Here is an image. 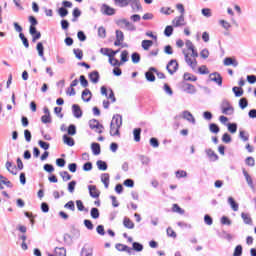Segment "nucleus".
<instances>
[{
  "instance_id": "nucleus-1",
  "label": "nucleus",
  "mask_w": 256,
  "mask_h": 256,
  "mask_svg": "<svg viewBox=\"0 0 256 256\" xmlns=\"http://www.w3.org/2000/svg\"><path fill=\"white\" fill-rule=\"evenodd\" d=\"M123 126V116L116 114L113 116L110 123V135L111 137H121V127Z\"/></svg>"
},
{
  "instance_id": "nucleus-2",
  "label": "nucleus",
  "mask_w": 256,
  "mask_h": 256,
  "mask_svg": "<svg viewBox=\"0 0 256 256\" xmlns=\"http://www.w3.org/2000/svg\"><path fill=\"white\" fill-rule=\"evenodd\" d=\"M221 111L224 115H233L235 113V108L231 105L229 100L224 99L220 105Z\"/></svg>"
},
{
  "instance_id": "nucleus-3",
  "label": "nucleus",
  "mask_w": 256,
  "mask_h": 256,
  "mask_svg": "<svg viewBox=\"0 0 256 256\" xmlns=\"http://www.w3.org/2000/svg\"><path fill=\"white\" fill-rule=\"evenodd\" d=\"M116 25H118V27H120L121 29H123V27H125V29H127V31H137V27L134 26L133 23H131L126 18L119 19L116 22Z\"/></svg>"
},
{
  "instance_id": "nucleus-4",
  "label": "nucleus",
  "mask_w": 256,
  "mask_h": 256,
  "mask_svg": "<svg viewBox=\"0 0 256 256\" xmlns=\"http://www.w3.org/2000/svg\"><path fill=\"white\" fill-rule=\"evenodd\" d=\"M166 70L170 75H175L179 71V62H177V59H171L166 65Z\"/></svg>"
},
{
  "instance_id": "nucleus-5",
  "label": "nucleus",
  "mask_w": 256,
  "mask_h": 256,
  "mask_svg": "<svg viewBox=\"0 0 256 256\" xmlns=\"http://www.w3.org/2000/svg\"><path fill=\"white\" fill-rule=\"evenodd\" d=\"M88 125H89L90 129H92V130L95 129V133H99V135H101V133H103V129H105L103 124H100L99 120H97V119L89 120Z\"/></svg>"
},
{
  "instance_id": "nucleus-6",
  "label": "nucleus",
  "mask_w": 256,
  "mask_h": 256,
  "mask_svg": "<svg viewBox=\"0 0 256 256\" xmlns=\"http://www.w3.org/2000/svg\"><path fill=\"white\" fill-rule=\"evenodd\" d=\"M100 11H101L102 15H106L107 17H113V15H115V13H117V10H115V8H113L107 4H102Z\"/></svg>"
},
{
  "instance_id": "nucleus-7",
  "label": "nucleus",
  "mask_w": 256,
  "mask_h": 256,
  "mask_svg": "<svg viewBox=\"0 0 256 256\" xmlns=\"http://www.w3.org/2000/svg\"><path fill=\"white\" fill-rule=\"evenodd\" d=\"M210 81L216 83L218 87L223 86V76L219 72H213L210 74Z\"/></svg>"
},
{
  "instance_id": "nucleus-8",
  "label": "nucleus",
  "mask_w": 256,
  "mask_h": 256,
  "mask_svg": "<svg viewBox=\"0 0 256 256\" xmlns=\"http://www.w3.org/2000/svg\"><path fill=\"white\" fill-rule=\"evenodd\" d=\"M29 33L32 37V43H37L41 39V32L37 30V27L30 26Z\"/></svg>"
},
{
  "instance_id": "nucleus-9",
  "label": "nucleus",
  "mask_w": 256,
  "mask_h": 256,
  "mask_svg": "<svg viewBox=\"0 0 256 256\" xmlns=\"http://www.w3.org/2000/svg\"><path fill=\"white\" fill-rule=\"evenodd\" d=\"M129 5L134 13H139V11H143V6L141 5L140 0H129Z\"/></svg>"
},
{
  "instance_id": "nucleus-10",
  "label": "nucleus",
  "mask_w": 256,
  "mask_h": 256,
  "mask_svg": "<svg viewBox=\"0 0 256 256\" xmlns=\"http://www.w3.org/2000/svg\"><path fill=\"white\" fill-rule=\"evenodd\" d=\"M223 65H225V67H239V62L235 57H226L223 60Z\"/></svg>"
},
{
  "instance_id": "nucleus-11",
  "label": "nucleus",
  "mask_w": 256,
  "mask_h": 256,
  "mask_svg": "<svg viewBox=\"0 0 256 256\" xmlns=\"http://www.w3.org/2000/svg\"><path fill=\"white\" fill-rule=\"evenodd\" d=\"M116 40L114 41L115 47H120L122 45L123 41H125V34L121 30H116Z\"/></svg>"
},
{
  "instance_id": "nucleus-12",
  "label": "nucleus",
  "mask_w": 256,
  "mask_h": 256,
  "mask_svg": "<svg viewBox=\"0 0 256 256\" xmlns=\"http://www.w3.org/2000/svg\"><path fill=\"white\" fill-rule=\"evenodd\" d=\"M88 191H89V195H90V197H92V199H99L101 192L99 190H97V186L88 185Z\"/></svg>"
},
{
  "instance_id": "nucleus-13",
  "label": "nucleus",
  "mask_w": 256,
  "mask_h": 256,
  "mask_svg": "<svg viewBox=\"0 0 256 256\" xmlns=\"http://www.w3.org/2000/svg\"><path fill=\"white\" fill-rule=\"evenodd\" d=\"M72 114L76 119H81V117H83V110H81L79 104L72 105Z\"/></svg>"
},
{
  "instance_id": "nucleus-14",
  "label": "nucleus",
  "mask_w": 256,
  "mask_h": 256,
  "mask_svg": "<svg viewBox=\"0 0 256 256\" xmlns=\"http://www.w3.org/2000/svg\"><path fill=\"white\" fill-rule=\"evenodd\" d=\"M88 79L91 81V83H99V79H101V75L99 74V71L94 70L88 74Z\"/></svg>"
},
{
  "instance_id": "nucleus-15",
  "label": "nucleus",
  "mask_w": 256,
  "mask_h": 256,
  "mask_svg": "<svg viewBox=\"0 0 256 256\" xmlns=\"http://www.w3.org/2000/svg\"><path fill=\"white\" fill-rule=\"evenodd\" d=\"M92 97H93V93L88 88L82 91L81 99L82 101H84V103H89Z\"/></svg>"
},
{
  "instance_id": "nucleus-16",
  "label": "nucleus",
  "mask_w": 256,
  "mask_h": 256,
  "mask_svg": "<svg viewBox=\"0 0 256 256\" xmlns=\"http://www.w3.org/2000/svg\"><path fill=\"white\" fill-rule=\"evenodd\" d=\"M36 50L38 52L39 57H41L42 61H47V58H45V46H43V42L37 43Z\"/></svg>"
},
{
  "instance_id": "nucleus-17",
  "label": "nucleus",
  "mask_w": 256,
  "mask_h": 256,
  "mask_svg": "<svg viewBox=\"0 0 256 256\" xmlns=\"http://www.w3.org/2000/svg\"><path fill=\"white\" fill-rule=\"evenodd\" d=\"M80 256H93V247L85 244L80 251Z\"/></svg>"
},
{
  "instance_id": "nucleus-18",
  "label": "nucleus",
  "mask_w": 256,
  "mask_h": 256,
  "mask_svg": "<svg viewBox=\"0 0 256 256\" xmlns=\"http://www.w3.org/2000/svg\"><path fill=\"white\" fill-rule=\"evenodd\" d=\"M62 141L64 143V145H67L68 147H75V139H73V137L64 134L62 136Z\"/></svg>"
},
{
  "instance_id": "nucleus-19",
  "label": "nucleus",
  "mask_w": 256,
  "mask_h": 256,
  "mask_svg": "<svg viewBox=\"0 0 256 256\" xmlns=\"http://www.w3.org/2000/svg\"><path fill=\"white\" fill-rule=\"evenodd\" d=\"M242 173L246 179V182L250 189H255V184H253V178H251V175H249V172L245 170V168L242 169Z\"/></svg>"
},
{
  "instance_id": "nucleus-20",
  "label": "nucleus",
  "mask_w": 256,
  "mask_h": 256,
  "mask_svg": "<svg viewBox=\"0 0 256 256\" xmlns=\"http://www.w3.org/2000/svg\"><path fill=\"white\" fill-rule=\"evenodd\" d=\"M205 153L208 157V159H210V161H219V155H217V153H215V151H213V149L209 148L205 150Z\"/></svg>"
},
{
  "instance_id": "nucleus-21",
  "label": "nucleus",
  "mask_w": 256,
  "mask_h": 256,
  "mask_svg": "<svg viewBox=\"0 0 256 256\" xmlns=\"http://www.w3.org/2000/svg\"><path fill=\"white\" fill-rule=\"evenodd\" d=\"M182 117L183 119H186V121H189V123H191L192 125H195L196 120L195 117H193V114L187 110H184L182 112Z\"/></svg>"
},
{
  "instance_id": "nucleus-22",
  "label": "nucleus",
  "mask_w": 256,
  "mask_h": 256,
  "mask_svg": "<svg viewBox=\"0 0 256 256\" xmlns=\"http://www.w3.org/2000/svg\"><path fill=\"white\" fill-rule=\"evenodd\" d=\"M115 249L120 252H126L128 255H131V248L125 244L117 243Z\"/></svg>"
},
{
  "instance_id": "nucleus-23",
  "label": "nucleus",
  "mask_w": 256,
  "mask_h": 256,
  "mask_svg": "<svg viewBox=\"0 0 256 256\" xmlns=\"http://www.w3.org/2000/svg\"><path fill=\"white\" fill-rule=\"evenodd\" d=\"M184 59L187 63V65H189V67H191V69H196L197 67V59H194V61L189 57V54L185 53L184 54Z\"/></svg>"
},
{
  "instance_id": "nucleus-24",
  "label": "nucleus",
  "mask_w": 256,
  "mask_h": 256,
  "mask_svg": "<svg viewBox=\"0 0 256 256\" xmlns=\"http://www.w3.org/2000/svg\"><path fill=\"white\" fill-rule=\"evenodd\" d=\"M91 149H92V153L93 155H101V144L97 143V142H93L91 144Z\"/></svg>"
},
{
  "instance_id": "nucleus-25",
  "label": "nucleus",
  "mask_w": 256,
  "mask_h": 256,
  "mask_svg": "<svg viewBox=\"0 0 256 256\" xmlns=\"http://www.w3.org/2000/svg\"><path fill=\"white\" fill-rule=\"evenodd\" d=\"M66 131L68 136L74 137V135H77V126L75 124H70Z\"/></svg>"
},
{
  "instance_id": "nucleus-26",
  "label": "nucleus",
  "mask_w": 256,
  "mask_h": 256,
  "mask_svg": "<svg viewBox=\"0 0 256 256\" xmlns=\"http://www.w3.org/2000/svg\"><path fill=\"white\" fill-rule=\"evenodd\" d=\"M5 167L7 171L11 173V175H17V172L14 171V169H17V166L13 165V162L7 161Z\"/></svg>"
},
{
  "instance_id": "nucleus-27",
  "label": "nucleus",
  "mask_w": 256,
  "mask_h": 256,
  "mask_svg": "<svg viewBox=\"0 0 256 256\" xmlns=\"http://www.w3.org/2000/svg\"><path fill=\"white\" fill-rule=\"evenodd\" d=\"M123 225L126 229H135V223L129 219V217H124Z\"/></svg>"
},
{
  "instance_id": "nucleus-28",
  "label": "nucleus",
  "mask_w": 256,
  "mask_h": 256,
  "mask_svg": "<svg viewBox=\"0 0 256 256\" xmlns=\"http://www.w3.org/2000/svg\"><path fill=\"white\" fill-rule=\"evenodd\" d=\"M241 217H242L245 225H253V219L251 218V216H249L248 213L242 212Z\"/></svg>"
},
{
  "instance_id": "nucleus-29",
  "label": "nucleus",
  "mask_w": 256,
  "mask_h": 256,
  "mask_svg": "<svg viewBox=\"0 0 256 256\" xmlns=\"http://www.w3.org/2000/svg\"><path fill=\"white\" fill-rule=\"evenodd\" d=\"M185 21V15H180L178 17L175 18V20L172 21V23L174 24V27H182V25H184L183 22Z\"/></svg>"
},
{
  "instance_id": "nucleus-30",
  "label": "nucleus",
  "mask_w": 256,
  "mask_h": 256,
  "mask_svg": "<svg viewBox=\"0 0 256 256\" xmlns=\"http://www.w3.org/2000/svg\"><path fill=\"white\" fill-rule=\"evenodd\" d=\"M143 130L141 129V128H135L134 130H133V137H134V141L136 142V143H139V141H141V132H142Z\"/></svg>"
},
{
  "instance_id": "nucleus-31",
  "label": "nucleus",
  "mask_w": 256,
  "mask_h": 256,
  "mask_svg": "<svg viewBox=\"0 0 256 256\" xmlns=\"http://www.w3.org/2000/svg\"><path fill=\"white\" fill-rule=\"evenodd\" d=\"M54 253L55 256H67V249L65 247H56Z\"/></svg>"
},
{
  "instance_id": "nucleus-32",
  "label": "nucleus",
  "mask_w": 256,
  "mask_h": 256,
  "mask_svg": "<svg viewBox=\"0 0 256 256\" xmlns=\"http://www.w3.org/2000/svg\"><path fill=\"white\" fill-rule=\"evenodd\" d=\"M232 91L235 95V97H243V93H245V91L243 90V88L240 86H234L232 88Z\"/></svg>"
},
{
  "instance_id": "nucleus-33",
  "label": "nucleus",
  "mask_w": 256,
  "mask_h": 256,
  "mask_svg": "<svg viewBox=\"0 0 256 256\" xmlns=\"http://www.w3.org/2000/svg\"><path fill=\"white\" fill-rule=\"evenodd\" d=\"M109 179H110L109 173H103L101 175V181L104 184L105 189H109Z\"/></svg>"
},
{
  "instance_id": "nucleus-34",
  "label": "nucleus",
  "mask_w": 256,
  "mask_h": 256,
  "mask_svg": "<svg viewBox=\"0 0 256 256\" xmlns=\"http://www.w3.org/2000/svg\"><path fill=\"white\" fill-rule=\"evenodd\" d=\"M238 105H239L240 109H242V111H243V110L247 109V107H249V100H247V98H245V97L240 98Z\"/></svg>"
},
{
  "instance_id": "nucleus-35",
  "label": "nucleus",
  "mask_w": 256,
  "mask_h": 256,
  "mask_svg": "<svg viewBox=\"0 0 256 256\" xmlns=\"http://www.w3.org/2000/svg\"><path fill=\"white\" fill-rule=\"evenodd\" d=\"M96 165H97L99 171H107V169L109 168V166L107 165V162H105L103 160H98L96 162Z\"/></svg>"
},
{
  "instance_id": "nucleus-36",
  "label": "nucleus",
  "mask_w": 256,
  "mask_h": 256,
  "mask_svg": "<svg viewBox=\"0 0 256 256\" xmlns=\"http://www.w3.org/2000/svg\"><path fill=\"white\" fill-rule=\"evenodd\" d=\"M90 217H92V219H99V217H101V212H99V208H91Z\"/></svg>"
},
{
  "instance_id": "nucleus-37",
  "label": "nucleus",
  "mask_w": 256,
  "mask_h": 256,
  "mask_svg": "<svg viewBox=\"0 0 256 256\" xmlns=\"http://www.w3.org/2000/svg\"><path fill=\"white\" fill-rule=\"evenodd\" d=\"M129 61V51L124 50L120 54V63L123 65V63H127Z\"/></svg>"
},
{
  "instance_id": "nucleus-38",
  "label": "nucleus",
  "mask_w": 256,
  "mask_h": 256,
  "mask_svg": "<svg viewBox=\"0 0 256 256\" xmlns=\"http://www.w3.org/2000/svg\"><path fill=\"white\" fill-rule=\"evenodd\" d=\"M145 77H146V81H148L149 83H155V74H153V71L148 70L147 72H145Z\"/></svg>"
},
{
  "instance_id": "nucleus-39",
  "label": "nucleus",
  "mask_w": 256,
  "mask_h": 256,
  "mask_svg": "<svg viewBox=\"0 0 256 256\" xmlns=\"http://www.w3.org/2000/svg\"><path fill=\"white\" fill-rule=\"evenodd\" d=\"M228 204L230 205L232 210L239 211V204L235 202V199L233 197L228 198Z\"/></svg>"
},
{
  "instance_id": "nucleus-40",
  "label": "nucleus",
  "mask_w": 256,
  "mask_h": 256,
  "mask_svg": "<svg viewBox=\"0 0 256 256\" xmlns=\"http://www.w3.org/2000/svg\"><path fill=\"white\" fill-rule=\"evenodd\" d=\"M81 13L82 12H81V10L78 7L73 9V11H72V16H73L72 17V22L73 23H75V21H77L79 19Z\"/></svg>"
},
{
  "instance_id": "nucleus-41",
  "label": "nucleus",
  "mask_w": 256,
  "mask_h": 256,
  "mask_svg": "<svg viewBox=\"0 0 256 256\" xmlns=\"http://www.w3.org/2000/svg\"><path fill=\"white\" fill-rule=\"evenodd\" d=\"M209 131H210V133H214L215 135H217V133H219L221 131V128L219 127V125H217L215 123H210Z\"/></svg>"
},
{
  "instance_id": "nucleus-42",
  "label": "nucleus",
  "mask_w": 256,
  "mask_h": 256,
  "mask_svg": "<svg viewBox=\"0 0 256 256\" xmlns=\"http://www.w3.org/2000/svg\"><path fill=\"white\" fill-rule=\"evenodd\" d=\"M151 47H153V40H143L142 41V49H144V51H149V49H151Z\"/></svg>"
},
{
  "instance_id": "nucleus-43",
  "label": "nucleus",
  "mask_w": 256,
  "mask_h": 256,
  "mask_svg": "<svg viewBox=\"0 0 256 256\" xmlns=\"http://www.w3.org/2000/svg\"><path fill=\"white\" fill-rule=\"evenodd\" d=\"M131 59L132 63H134V65H137V63L141 62V54H139V52H133L131 54Z\"/></svg>"
},
{
  "instance_id": "nucleus-44",
  "label": "nucleus",
  "mask_w": 256,
  "mask_h": 256,
  "mask_svg": "<svg viewBox=\"0 0 256 256\" xmlns=\"http://www.w3.org/2000/svg\"><path fill=\"white\" fill-rule=\"evenodd\" d=\"M57 13L61 19H65V17L69 15V10L67 8L60 7L58 8Z\"/></svg>"
},
{
  "instance_id": "nucleus-45",
  "label": "nucleus",
  "mask_w": 256,
  "mask_h": 256,
  "mask_svg": "<svg viewBox=\"0 0 256 256\" xmlns=\"http://www.w3.org/2000/svg\"><path fill=\"white\" fill-rule=\"evenodd\" d=\"M226 125H227V129H228L229 133H232V135H234V133H237V123L229 122Z\"/></svg>"
},
{
  "instance_id": "nucleus-46",
  "label": "nucleus",
  "mask_w": 256,
  "mask_h": 256,
  "mask_svg": "<svg viewBox=\"0 0 256 256\" xmlns=\"http://www.w3.org/2000/svg\"><path fill=\"white\" fill-rule=\"evenodd\" d=\"M183 79L184 81H197V76L189 73V72H185L184 75H183Z\"/></svg>"
},
{
  "instance_id": "nucleus-47",
  "label": "nucleus",
  "mask_w": 256,
  "mask_h": 256,
  "mask_svg": "<svg viewBox=\"0 0 256 256\" xmlns=\"http://www.w3.org/2000/svg\"><path fill=\"white\" fill-rule=\"evenodd\" d=\"M76 207L78 211H85V213H89V209L85 208V205L83 204V201L76 200Z\"/></svg>"
},
{
  "instance_id": "nucleus-48",
  "label": "nucleus",
  "mask_w": 256,
  "mask_h": 256,
  "mask_svg": "<svg viewBox=\"0 0 256 256\" xmlns=\"http://www.w3.org/2000/svg\"><path fill=\"white\" fill-rule=\"evenodd\" d=\"M172 211L173 213H179V215H185V210L179 207V204H173Z\"/></svg>"
},
{
  "instance_id": "nucleus-49",
  "label": "nucleus",
  "mask_w": 256,
  "mask_h": 256,
  "mask_svg": "<svg viewBox=\"0 0 256 256\" xmlns=\"http://www.w3.org/2000/svg\"><path fill=\"white\" fill-rule=\"evenodd\" d=\"M132 249L136 251V253H141V251H143V244L139 242H133Z\"/></svg>"
},
{
  "instance_id": "nucleus-50",
  "label": "nucleus",
  "mask_w": 256,
  "mask_h": 256,
  "mask_svg": "<svg viewBox=\"0 0 256 256\" xmlns=\"http://www.w3.org/2000/svg\"><path fill=\"white\" fill-rule=\"evenodd\" d=\"M114 4L117 7H129V0H114Z\"/></svg>"
},
{
  "instance_id": "nucleus-51",
  "label": "nucleus",
  "mask_w": 256,
  "mask_h": 256,
  "mask_svg": "<svg viewBox=\"0 0 256 256\" xmlns=\"http://www.w3.org/2000/svg\"><path fill=\"white\" fill-rule=\"evenodd\" d=\"M150 71H152L153 73H155L158 77V79H166L165 73L160 72L159 70H157V68L155 67H150Z\"/></svg>"
},
{
  "instance_id": "nucleus-52",
  "label": "nucleus",
  "mask_w": 256,
  "mask_h": 256,
  "mask_svg": "<svg viewBox=\"0 0 256 256\" xmlns=\"http://www.w3.org/2000/svg\"><path fill=\"white\" fill-rule=\"evenodd\" d=\"M73 53H74L76 59H78L79 61H81L83 59V50H81L79 48H74Z\"/></svg>"
},
{
  "instance_id": "nucleus-53",
  "label": "nucleus",
  "mask_w": 256,
  "mask_h": 256,
  "mask_svg": "<svg viewBox=\"0 0 256 256\" xmlns=\"http://www.w3.org/2000/svg\"><path fill=\"white\" fill-rule=\"evenodd\" d=\"M77 186V181L72 180L68 183L67 190L69 193H75V187Z\"/></svg>"
},
{
  "instance_id": "nucleus-54",
  "label": "nucleus",
  "mask_w": 256,
  "mask_h": 256,
  "mask_svg": "<svg viewBox=\"0 0 256 256\" xmlns=\"http://www.w3.org/2000/svg\"><path fill=\"white\" fill-rule=\"evenodd\" d=\"M38 145L41 149H44V151H49V147H51V144H49V142H45L43 140H39Z\"/></svg>"
},
{
  "instance_id": "nucleus-55",
  "label": "nucleus",
  "mask_w": 256,
  "mask_h": 256,
  "mask_svg": "<svg viewBox=\"0 0 256 256\" xmlns=\"http://www.w3.org/2000/svg\"><path fill=\"white\" fill-rule=\"evenodd\" d=\"M71 234L73 235L74 239H79L81 237V231L75 226L71 227Z\"/></svg>"
},
{
  "instance_id": "nucleus-56",
  "label": "nucleus",
  "mask_w": 256,
  "mask_h": 256,
  "mask_svg": "<svg viewBox=\"0 0 256 256\" xmlns=\"http://www.w3.org/2000/svg\"><path fill=\"white\" fill-rule=\"evenodd\" d=\"M19 38L21 39V41H22V43H23L25 49H29V39H27V38L25 37V34H24V33H20V34H19Z\"/></svg>"
},
{
  "instance_id": "nucleus-57",
  "label": "nucleus",
  "mask_w": 256,
  "mask_h": 256,
  "mask_svg": "<svg viewBox=\"0 0 256 256\" xmlns=\"http://www.w3.org/2000/svg\"><path fill=\"white\" fill-rule=\"evenodd\" d=\"M79 81L82 87L84 88L89 87V81L87 80V77H85V75H80Z\"/></svg>"
},
{
  "instance_id": "nucleus-58",
  "label": "nucleus",
  "mask_w": 256,
  "mask_h": 256,
  "mask_svg": "<svg viewBox=\"0 0 256 256\" xmlns=\"http://www.w3.org/2000/svg\"><path fill=\"white\" fill-rule=\"evenodd\" d=\"M41 122L44 123V125H47L49 123H53V119L51 118V115H43L41 116Z\"/></svg>"
},
{
  "instance_id": "nucleus-59",
  "label": "nucleus",
  "mask_w": 256,
  "mask_h": 256,
  "mask_svg": "<svg viewBox=\"0 0 256 256\" xmlns=\"http://www.w3.org/2000/svg\"><path fill=\"white\" fill-rule=\"evenodd\" d=\"M173 31H174L173 26L171 25L166 26L164 29L165 37H171V35H173Z\"/></svg>"
},
{
  "instance_id": "nucleus-60",
  "label": "nucleus",
  "mask_w": 256,
  "mask_h": 256,
  "mask_svg": "<svg viewBox=\"0 0 256 256\" xmlns=\"http://www.w3.org/2000/svg\"><path fill=\"white\" fill-rule=\"evenodd\" d=\"M241 255H243V246L239 244L235 247L233 256H241Z\"/></svg>"
},
{
  "instance_id": "nucleus-61",
  "label": "nucleus",
  "mask_w": 256,
  "mask_h": 256,
  "mask_svg": "<svg viewBox=\"0 0 256 256\" xmlns=\"http://www.w3.org/2000/svg\"><path fill=\"white\" fill-rule=\"evenodd\" d=\"M83 223H84V226L86 227V229H88V231H93L95 226L93 225V222L91 220L85 219L83 221Z\"/></svg>"
},
{
  "instance_id": "nucleus-62",
  "label": "nucleus",
  "mask_w": 256,
  "mask_h": 256,
  "mask_svg": "<svg viewBox=\"0 0 256 256\" xmlns=\"http://www.w3.org/2000/svg\"><path fill=\"white\" fill-rule=\"evenodd\" d=\"M64 209H69V211H75V201L70 200L64 205Z\"/></svg>"
},
{
  "instance_id": "nucleus-63",
  "label": "nucleus",
  "mask_w": 256,
  "mask_h": 256,
  "mask_svg": "<svg viewBox=\"0 0 256 256\" xmlns=\"http://www.w3.org/2000/svg\"><path fill=\"white\" fill-rule=\"evenodd\" d=\"M239 137L242 139V141L246 142L249 141V133H247L245 130H241L239 132Z\"/></svg>"
},
{
  "instance_id": "nucleus-64",
  "label": "nucleus",
  "mask_w": 256,
  "mask_h": 256,
  "mask_svg": "<svg viewBox=\"0 0 256 256\" xmlns=\"http://www.w3.org/2000/svg\"><path fill=\"white\" fill-rule=\"evenodd\" d=\"M60 177H62L63 181H71V174L67 171L60 172Z\"/></svg>"
}]
</instances>
